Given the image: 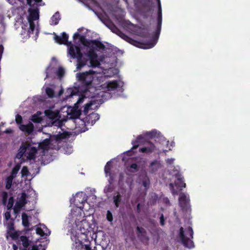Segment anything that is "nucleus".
<instances>
[{"instance_id": "obj_58", "label": "nucleus", "mask_w": 250, "mask_h": 250, "mask_svg": "<svg viewBox=\"0 0 250 250\" xmlns=\"http://www.w3.org/2000/svg\"><path fill=\"white\" fill-rule=\"evenodd\" d=\"M83 101V98H79L77 102V104H80L81 103H82Z\"/></svg>"}, {"instance_id": "obj_49", "label": "nucleus", "mask_w": 250, "mask_h": 250, "mask_svg": "<svg viewBox=\"0 0 250 250\" xmlns=\"http://www.w3.org/2000/svg\"><path fill=\"white\" fill-rule=\"evenodd\" d=\"M141 205L140 203H138L137 205V208H136L137 212L138 213H140L141 212Z\"/></svg>"}, {"instance_id": "obj_6", "label": "nucleus", "mask_w": 250, "mask_h": 250, "mask_svg": "<svg viewBox=\"0 0 250 250\" xmlns=\"http://www.w3.org/2000/svg\"><path fill=\"white\" fill-rule=\"evenodd\" d=\"M139 161H138V158L136 157L128 159L125 163L126 173L128 175H130L133 173L137 172L139 169Z\"/></svg>"}, {"instance_id": "obj_20", "label": "nucleus", "mask_w": 250, "mask_h": 250, "mask_svg": "<svg viewBox=\"0 0 250 250\" xmlns=\"http://www.w3.org/2000/svg\"><path fill=\"white\" fill-rule=\"evenodd\" d=\"M150 172L155 173L161 167V163L157 160H154L149 165Z\"/></svg>"}, {"instance_id": "obj_40", "label": "nucleus", "mask_w": 250, "mask_h": 250, "mask_svg": "<svg viewBox=\"0 0 250 250\" xmlns=\"http://www.w3.org/2000/svg\"><path fill=\"white\" fill-rule=\"evenodd\" d=\"M36 233L40 235L41 236H43L45 235V233L43 229L40 227H37L36 229Z\"/></svg>"}, {"instance_id": "obj_46", "label": "nucleus", "mask_w": 250, "mask_h": 250, "mask_svg": "<svg viewBox=\"0 0 250 250\" xmlns=\"http://www.w3.org/2000/svg\"><path fill=\"white\" fill-rule=\"evenodd\" d=\"M169 187L170 188V189L171 190V192L172 193V194L173 195H175V194H177V191H176L174 189V186H173V185L172 184V183H170L169 184Z\"/></svg>"}, {"instance_id": "obj_54", "label": "nucleus", "mask_w": 250, "mask_h": 250, "mask_svg": "<svg viewBox=\"0 0 250 250\" xmlns=\"http://www.w3.org/2000/svg\"><path fill=\"white\" fill-rule=\"evenodd\" d=\"M7 1L11 4H14L16 3V0H7Z\"/></svg>"}, {"instance_id": "obj_48", "label": "nucleus", "mask_w": 250, "mask_h": 250, "mask_svg": "<svg viewBox=\"0 0 250 250\" xmlns=\"http://www.w3.org/2000/svg\"><path fill=\"white\" fill-rule=\"evenodd\" d=\"M22 121V118L19 114H17V124H19Z\"/></svg>"}, {"instance_id": "obj_29", "label": "nucleus", "mask_w": 250, "mask_h": 250, "mask_svg": "<svg viewBox=\"0 0 250 250\" xmlns=\"http://www.w3.org/2000/svg\"><path fill=\"white\" fill-rule=\"evenodd\" d=\"M112 181L111 180H109V184L106 185L104 188V192L106 194L111 193L114 190V187L112 185Z\"/></svg>"}, {"instance_id": "obj_10", "label": "nucleus", "mask_w": 250, "mask_h": 250, "mask_svg": "<svg viewBox=\"0 0 250 250\" xmlns=\"http://www.w3.org/2000/svg\"><path fill=\"white\" fill-rule=\"evenodd\" d=\"M189 199L187 197L184 193H181L179 195V203L180 207L183 211H188L190 208Z\"/></svg>"}, {"instance_id": "obj_24", "label": "nucleus", "mask_w": 250, "mask_h": 250, "mask_svg": "<svg viewBox=\"0 0 250 250\" xmlns=\"http://www.w3.org/2000/svg\"><path fill=\"white\" fill-rule=\"evenodd\" d=\"M144 139V137L142 135H139L136 140L132 141V144L133 146L131 148V150H134L138 148L140 144L143 142Z\"/></svg>"}, {"instance_id": "obj_47", "label": "nucleus", "mask_w": 250, "mask_h": 250, "mask_svg": "<svg viewBox=\"0 0 250 250\" xmlns=\"http://www.w3.org/2000/svg\"><path fill=\"white\" fill-rule=\"evenodd\" d=\"M73 117L74 118H77L79 117L80 115V112L79 111H76L72 113Z\"/></svg>"}, {"instance_id": "obj_37", "label": "nucleus", "mask_w": 250, "mask_h": 250, "mask_svg": "<svg viewBox=\"0 0 250 250\" xmlns=\"http://www.w3.org/2000/svg\"><path fill=\"white\" fill-rule=\"evenodd\" d=\"M21 173L22 177H27L30 173L28 167L26 166L22 168Z\"/></svg>"}, {"instance_id": "obj_62", "label": "nucleus", "mask_w": 250, "mask_h": 250, "mask_svg": "<svg viewBox=\"0 0 250 250\" xmlns=\"http://www.w3.org/2000/svg\"><path fill=\"white\" fill-rule=\"evenodd\" d=\"M13 211L15 213H16V206H14L13 208Z\"/></svg>"}, {"instance_id": "obj_32", "label": "nucleus", "mask_w": 250, "mask_h": 250, "mask_svg": "<svg viewBox=\"0 0 250 250\" xmlns=\"http://www.w3.org/2000/svg\"><path fill=\"white\" fill-rule=\"evenodd\" d=\"M91 42H92V44L94 45L95 46H96L97 48H99L100 49L104 50L105 48L104 45L100 41L98 40H91Z\"/></svg>"}, {"instance_id": "obj_3", "label": "nucleus", "mask_w": 250, "mask_h": 250, "mask_svg": "<svg viewBox=\"0 0 250 250\" xmlns=\"http://www.w3.org/2000/svg\"><path fill=\"white\" fill-rule=\"evenodd\" d=\"M187 232L190 236V238L187 237L185 236L184 228L181 227L180 228L179 237L181 240L182 244L185 247H187L189 249L193 248L194 246V243L191 240L193 239V230L192 228L191 227H188L187 229Z\"/></svg>"}, {"instance_id": "obj_60", "label": "nucleus", "mask_w": 250, "mask_h": 250, "mask_svg": "<svg viewBox=\"0 0 250 250\" xmlns=\"http://www.w3.org/2000/svg\"><path fill=\"white\" fill-rule=\"evenodd\" d=\"M156 44V42L151 43L150 44H149V48L153 47Z\"/></svg>"}, {"instance_id": "obj_36", "label": "nucleus", "mask_w": 250, "mask_h": 250, "mask_svg": "<svg viewBox=\"0 0 250 250\" xmlns=\"http://www.w3.org/2000/svg\"><path fill=\"white\" fill-rule=\"evenodd\" d=\"M50 144V139H45L41 144L40 146L42 148H46Z\"/></svg>"}, {"instance_id": "obj_43", "label": "nucleus", "mask_w": 250, "mask_h": 250, "mask_svg": "<svg viewBox=\"0 0 250 250\" xmlns=\"http://www.w3.org/2000/svg\"><path fill=\"white\" fill-rule=\"evenodd\" d=\"M160 225L162 226H164L165 224V220L164 218V214L163 213L161 214L160 217Z\"/></svg>"}, {"instance_id": "obj_34", "label": "nucleus", "mask_w": 250, "mask_h": 250, "mask_svg": "<svg viewBox=\"0 0 250 250\" xmlns=\"http://www.w3.org/2000/svg\"><path fill=\"white\" fill-rule=\"evenodd\" d=\"M149 178L146 175H145L142 180V185L145 188H146L149 187Z\"/></svg>"}, {"instance_id": "obj_52", "label": "nucleus", "mask_w": 250, "mask_h": 250, "mask_svg": "<svg viewBox=\"0 0 250 250\" xmlns=\"http://www.w3.org/2000/svg\"><path fill=\"white\" fill-rule=\"evenodd\" d=\"M81 36L80 35V34L76 32V33H75L73 36V38L74 39V40H75L78 37H80Z\"/></svg>"}, {"instance_id": "obj_51", "label": "nucleus", "mask_w": 250, "mask_h": 250, "mask_svg": "<svg viewBox=\"0 0 250 250\" xmlns=\"http://www.w3.org/2000/svg\"><path fill=\"white\" fill-rule=\"evenodd\" d=\"M174 159H167L166 161L167 163L169 164H171L173 163Z\"/></svg>"}, {"instance_id": "obj_15", "label": "nucleus", "mask_w": 250, "mask_h": 250, "mask_svg": "<svg viewBox=\"0 0 250 250\" xmlns=\"http://www.w3.org/2000/svg\"><path fill=\"white\" fill-rule=\"evenodd\" d=\"M6 238L8 240H13L16 239V230L14 229L13 223H9L7 225Z\"/></svg>"}, {"instance_id": "obj_12", "label": "nucleus", "mask_w": 250, "mask_h": 250, "mask_svg": "<svg viewBox=\"0 0 250 250\" xmlns=\"http://www.w3.org/2000/svg\"><path fill=\"white\" fill-rule=\"evenodd\" d=\"M68 35L65 32H63L62 33V37L55 34L54 39L55 42H56L57 43L60 44H63L67 45V46H69L70 47L71 45H73L71 44V42H68Z\"/></svg>"}, {"instance_id": "obj_25", "label": "nucleus", "mask_w": 250, "mask_h": 250, "mask_svg": "<svg viewBox=\"0 0 250 250\" xmlns=\"http://www.w3.org/2000/svg\"><path fill=\"white\" fill-rule=\"evenodd\" d=\"M21 220L22 225L25 227L24 229H29V227L30 225V223L29 221V217L26 213H22L21 215Z\"/></svg>"}, {"instance_id": "obj_19", "label": "nucleus", "mask_w": 250, "mask_h": 250, "mask_svg": "<svg viewBox=\"0 0 250 250\" xmlns=\"http://www.w3.org/2000/svg\"><path fill=\"white\" fill-rule=\"evenodd\" d=\"M19 128L24 133L30 134L33 131L34 125L31 123H29L27 125H21Z\"/></svg>"}, {"instance_id": "obj_38", "label": "nucleus", "mask_w": 250, "mask_h": 250, "mask_svg": "<svg viewBox=\"0 0 250 250\" xmlns=\"http://www.w3.org/2000/svg\"><path fill=\"white\" fill-rule=\"evenodd\" d=\"M19 1L20 2V4H22V2H24V0H19ZM32 1H34L36 3H38L41 2H42V0H26L27 4L30 6L31 7L32 6Z\"/></svg>"}, {"instance_id": "obj_63", "label": "nucleus", "mask_w": 250, "mask_h": 250, "mask_svg": "<svg viewBox=\"0 0 250 250\" xmlns=\"http://www.w3.org/2000/svg\"><path fill=\"white\" fill-rule=\"evenodd\" d=\"M63 92V90H60V92H59V94L60 95H61Z\"/></svg>"}, {"instance_id": "obj_7", "label": "nucleus", "mask_w": 250, "mask_h": 250, "mask_svg": "<svg viewBox=\"0 0 250 250\" xmlns=\"http://www.w3.org/2000/svg\"><path fill=\"white\" fill-rule=\"evenodd\" d=\"M134 1L136 7L146 13H149L152 10V3L151 0H134Z\"/></svg>"}, {"instance_id": "obj_35", "label": "nucleus", "mask_w": 250, "mask_h": 250, "mask_svg": "<svg viewBox=\"0 0 250 250\" xmlns=\"http://www.w3.org/2000/svg\"><path fill=\"white\" fill-rule=\"evenodd\" d=\"M45 92L49 98H53L55 97L54 91L50 87H46L45 88Z\"/></svg>"}, {"instance_id": "obj_16", "label": "nucleus", "mask_w": 250, "mask_h": 250, "mask_svg": "<svg viewBox=\"0 0 250 250\" xmlns=\"http://www.w3.org/2000/svg\"><path fill=\"white\" fill-rule=\"evenodd\" d=\"M100 118L99 115L95 112H92L90 114L88 115L85 117V122L87 125H94L96 121H97Z\"/></svg>"}, {"instance_id": "obj_14", "label": "nucleus", "mask_w": 250, "mask_h": 250, "mask_svg": "<svg viewBox=\"0 0 250 250\" xmlns=\"http://www.w3.org/2000/svg\"><path fill=\"white\" fill-rule=\"evenodd\" d=\"M27 194L23 191L22 192L20 197L17 198V214L21 208L23 207L27 203Z\"/></svg>"}, {"instance_id": "obj_57", "label": "nucleus", "mask_w": 250, "mask_h": 250, "mask_svg": "<svg viewBox=\"0 0 250 250\" xmlns=\"http://www.w3.org/2000/svg\"><path fill=\"white\" fill-rule=\"evenodd\" d=\"M70 91H71V93H70V94L69 96H67V97H71L73 95H75V93L74 92L73 90H72V89H70Z\"/></svg>"}, {"instance_id": "obj_50", "label": "nucleus", "mask_w": 250, "mask_h": 250, "mask_svg": "<svg viewBox=\"0 0 250 250\" xmlns=\"http://www.w3.org/2000/svg\"><path fill=\"white\" fill-rule=\"evenodd\" d=\"M5 218L7 220H8L10 217V212H8V211H7L5 213Z\"/></svg>"}, {"instance_id": "obj_5", "label": "nucleus", "mask_w": 250, "mask_h": 250, "mask_svg": "<svg viewBox=\"0 0 250 250\" xmlns=\"http://www.w3.org/2000/svg\"><path fill=\"white\" fill-rule=\"evenodd\" d=\"M97 73L93 70H89L78 74V79L83 84L86 88L92 84L94 80V75Z\"/></svg>"}, {"instance_id": "obj_39", "label": "nucleus", "mask_w": 250, "mask_h": 250, "mask_svg": "<svg viewBox=\"0 0 250 250\" xmlns=\"http://www.w3.org/2000/svg\"><path fill=\"white\" fill-rule=\"evenodd\" d=\"M64 73H65V71H64V69H63V68L60 66L59 67V68L56 72V74L60 78H61L63 76Z\"/></svg>"}, {"instance_id": "obj_45", "label": "nucleus", "mask_w": 250, "mask_h": 250, "mask_svg": "<svg viewBox=\"0 0 250 250\" xmlns=\"http://www.w3.org/2000/svg\"><path fill=\"white\" fill-rule=\"evenodd\" d=\"M92 105V104L91 103H87V104H85V105H84V111L86 112L88 109H89L90 108V107H91Z\"/></svg>"}, {"instance_id": "obj_31", "label": "nucleus", "mask_w": 250, "mask_h": 250, "mask_svg": "<svg viewBox=\"0 0 250 250\" xmlns=\"http://www.w3.org/2000/svg\"><path fill=\"white\" fill-rule=\"evenodd\" d=\"M16 167H14L13 169L12 175L8 177L6 179V188L7 189H9L11 187L12 180L13 178V175L14 174V171Z\"/></svg>"}, {"instance_id": "obj_21", "label": "nucleus", "mask_w": 250, "mask_h": 250, "mask_svg": "<svg viewBox=\"0 0 250 250\" xmlns=\"http://www.w3.org/2000/svg\"><path fill=\"white\" fill-rule=\"evenodd\" d=\"M103 85H105L107 91H112L117 89L119 87V84L117 81H113L108 82Z\"/></svg>"}, {"instance_id": "obj_27", "label": "nucleus", "mask_w": 250, "mask_h": 250, "mask_svg": "<svg viewBox=\"0 0 250 250\" xmlns=\"http://www.w3.org/2000/svg\"><path fill=\"white\" fill-rule=\"evenodd\" d=\"M111 164L110 162H107L106 164L105 165L104 167V172L105 173V175L106 176H110V179L111 180H113V176L111 173Z\"/></svg>"}, {"instance_id": "obj_8", "label": "nucleus", "mask_w": 250, "mask_h": 250, "mask_svg": "<svg viewBox=\"0 0 250 250\" xmlns=\"http://www.w3.org/2000/svg\"><path fill=\"white\" fill-rule=\"evenodd\" d=\"M158 6V18H157V23L156 29L155 31L154 37L156 40H158L159 36L160 34L162 23V12L161 5L160 0H157Z\"/></svg>"}, {"instance_id": "obj_17", "label": "nucleus", "mask_w": 250, "mask_h": 250, "mask_svg": "<svg viewBox=\"0 0 250 250\" xmlns=\"http://www.w3.org/2000/svg\"><path fill=\"white\" fill-rule=\"evenodd\" d=\"M8 198V202L7 204V209H11L14 204V197L13 196H9L8 194L6 192H3L2 194V202L4 205H6V201L7 198Z\"/></svg>"}, {"instance_id": "obj_2", "label": "nucleus", "mask_w": 250, "mask_h": 250, "mask_svg": "<svg viewBox=\"0 0 250 250\" xmlns=\"http://www.w3.org/2000/svg\"><path fill=\"white\" fill-rule=\"evenodd\" d=\"M19 7H17V22H23V20L25 18L27 21H25L27 24L31 25V28L33 30L35 27L34 21L39 19V9L38 8H29L28 9L29 15H26L27 4L25 2H22V4H20Z\"/></svg>"}, {"instance_id": "obj_9", "label": "nucleus", "mask_w": 250, "mask_h": 250, "mask_svg": "<svg viewBox=\"0 0 250 250\" xmlns=\"http://www.w3.org/2000/svg\"><path fill=\"white\" fill-rule=\"evenodd\" d=\"M136 234L142 243L145 245H148L149 238L147 235V232L144 228L137 226L136 228Z\"/></svg>"}, {"instance_id": "obj_61", "label": "nucleus", "mask_w": 250, "mask_h": 250, "mask_svg": "<svg viewBox=\"0 0 250 250\" xmlns=\"http://www.w3.org/2000/svg\"><path fill=\"white\" fill-rule=\"evenodd\" d=\"M13 249L14 250H16V245L15 244L13 245Z\"/></svg>"}, {"instance_id": "obj_26", "label": "nucleus", "mask_w": 250, "mask_h": 250, "mask_svg": "<svg viewBox=\"0 0 250 250\" xmlns=\"http://www.w3.org/2000/svg\"><path fill=\"white\" fill-rule=\"evenodd\" d=\"M61 20L60 15L59 12H56L51 18L50 24L56 25L58 24Z\"/></svg>"}, {"instance_id": "obj_44", "label": "nucleus", "mask_w": 250, "mask_h": 250, "mask_svg": "<svg viewBox=\"0 0 250 250\" xmlns=\"http://www.w3.org/2000/svg\"><path fill=\"white\" fill-rule=\"evenodd\" d=\"M157 132L155 130H152L151 131H150L147 133V135L150 137V138H153L156 135Z\"/></svg>"}, {"instance_id": "obj_18", "label": "nucleus", "mask_w": 250, "mask_h": 250, "mask_svg": "<svg viewBox=\"0 0 250 250\" xmlns=\"http://www.w3.org/2000/svg\"><path fill=\"white\" fill-rule=\"evenodd\" d=\"M44 113L47 118L51 120H58L60 117V112L58 110L47 109L45 110Z\"/></svg>"}, {"instance_id": "obj_23", "label": "nucleus", "mask_w": 250, "mask_h": 250, "mask_svg": "<svg viewBox=\"0 0 250 250\" xmlns=\"http://www.w3.org/2000/svg\"><path fill=\"white\" fill-rule=\"evenodd\" d=\"M155 149V145L152 143H150L148 146L140 148L139 151L142 153H150L153 152Z\"/></svg>"}, {"instance_id": "obj_1", "label": "nucleus", "mask_w": 250, "mask_h": 250, "mask_svg": "<svg viewBox=\"0 0 250 250\" xmlns=\"http://www.w3.org/2000/svg\"><path fill=\"white\" fill-rule=\"evenodd\" d=\"M68 52L72 58L77 59V70H80L84 66L88 60L98 58L97 54L93 48H90L87 54H83L79 46L71 45L69 47Z\"/></svg>"}, {"instance_id": "obj_53", "label": "nucleus", "mask_w": 250, "mask_h": 250, "mask_svg": "<svg viewBox=\"0 0 250 250\" xmlns=\"http://www.w3.org/2000/svg\"><path fill=\"white\" fill-rule=\"evenodd\" d=\"M84 249L85 250H92L90 246L89 245H85Z\"/></svg>"}, {"instance_id": "obj_11", "label": "nucleus", "mask_w": 250, "mask_h": 250, "mask_svg": "<svg viewBox=\"0 0 250 250\" xmlns=\"http://www.w3.org/2000/svg\"><path fill=\"white\" fill-rule=\"evenodd\" d=\"M21 23L22 30L20 34L21 37L23 39L29 38L30 36V34L33 33L35 28H33V30H32L30 25L27 24L26 23H24L23 22Z\"/></svg>"}, {"instance_id": "obj_59", "label": "nucleus", "mask_w": 250, "mask_h": 250, "mask_svg": "<svg viewBox=\"0 0 250 250\" xmlns=\"http://www.w3.org/2000/svg\"><path fill=\"white\" fill-rule=\"evenodd\" d=\"M20 165L19 164H17V166H16V167H17V172L19 171V170L20 169Z\"/></svg>"}, {"instance_id": "obj_55", "label": "nucleus", "mask_w": 250, "mask_h": 250, "mask_svg": "<svg viewBox=\"0 0 250 250\" xmlns=\"http://www.w3.org/2000/svg\"><path fill=\"white\" fill-rule=\"evenodd\" d=\"M31 250H39L38 246L37 245H33L32 247Z\"/></svg>"}, {"instance_id": "obj_30", "label": "nucleus", "mask_w": 250, "mask_h": 250, "mask_svg": "<svg viewBox=\"0 0 250 250\" xmlns=\"http://www.w3.org/2000/svg\"><path fill=\"white\" fill-rule=\"evenodd\" d=\"M80 42L85 46H89L92 43L91 40H87L84 36H80Z\"/></svg>"}, {"instance_id": "obj_28", "label": "nucleus", "mask_w": 250, "mask_h": 250, "mask_svg": "<svg viewBox=\"0 0 250 250\" xmlns=\"http://www.w3.org/2000/svg\"><path fill=\"white\" fill-rule=\"evenodd\" d=\"M113 199L115 207L118 208L122 200V196L120 193L117 192V195L113 196Z\"/></svg>"}, {"instance_id": "obj_41", "label": "nucleus", "mask_w": 250, "mask_h": 250, "mask_svg": "<svg viewBox=\"0 0 250 250\" xmlns=\"http://www.w3.org/2000/svg\"><path fill=\"white\" fill-rule=\"evenodd\" d=\"M32 121L36 123H39L41 122L42 119L37 115H34L32 116Z\"/></svg>"}, {"instance_id": "obj_13", "label": "nucleus", "mask_w": 250, "mask_h": 250, "mask_svg": "<svg viewBox=\"0 0 250 250\" xmlns=\"http://www.w3.org/2000/svg\"><path fill=\"white\" fill-rule=\"evenodd\" d=\"M112 32L125 39L129 43L134 44L136 41L124 34L115 25L112 24L109 27Z\"/></svg>"}, {"instance_id": "obj_56", "label": "nucleus", "mask_w": 250, "mask_h": 250, "mask_svg": "<svg viewBox=\"0 0 250 250\" xmlns=\"http://www.w3.org/2000/svg\"><path fill=\"white\" fill-rule=\"evenodd\" d=\"M4 132L5 133H12V132H13V131L12 130L10 129H8L6 130Z\"/></svg>"}, {"instance_id": "obj_42", "label": "nucleus", "mask_w": 250, "mask_h": 250, "mask_svg": "<svg viewBox=\"0 0 250 250\" xmlns=\"http://www.w3.org/2000/svg\"><path fill=\"white\" fill-rule=\"evenodd\" d=\"M106 219L109 222H112L113 221V215L111 212L110 210H108L106 213Z\"/></svg>"}, {"instance_id": "obj_33", "label": "nucleus", "mask_w": 250, "mask_h": 250, "mask_svg": "<svg viewBox=\"0 0 250 250\" xmlns=\"http://www.w3.org/2000/svg\"><path fill=\"white\" fill-rule=\"evenodd\" d=\"M89 61V67H99L100 65V62L97 60V59H94Z\"/></svg>"}, {"instance_id": "obj_64", "label": "nucleus", "mask_w": 250, "mask_h": 250, "mask_svg": "<svg viewBox=\"0 0 250 250\" xmlns=\"http://www.w3.org/2000/svg\"><path fill=\"white\" fill-rule=\"evenodd\" d=\"M166 203H169V201L168 200V199L167 198L166 199Z\"/></svg>"}, {"instance_id": "obj_4", "label": "nucleus", "mask_w": 250, "mask_h": 250, "mask_svg": "<svg viewBox=\"0 0 250 250\" xmlns=\"http://www.w3.org/2000/svg\"><path fill=\"white\" fill-rule=\"evenodd\" d=\"M19 153H21V156L24 155L28 160H34L37 153V149L35 146H32L31 144L23 143L20 147Z\"/></svg>"}, {"instance_id": "obj_22", "label": "nucleus", "mask_w": 250, "mask_h": 250, "mask_svg": "<svg viewBox=\"0 0 250 250\" xmlns=\"http://www.w3.org/2000/svg\"><path fill=\"white\" fill-rule=\"evenodd\" d=\"M175 177L177 180L175 183V185L180 188H186V184L184 182V178L182 175L179 173H177L175 174Z\"/></svg>"}]
</instances>
